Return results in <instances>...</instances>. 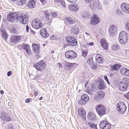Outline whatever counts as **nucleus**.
Segmentation results:
<instances>
[{
    "label": "nucleus",
    "instance_id": "nucleus-1",
    "mask_svg": "<svg viewBox=\"0 0 129 129\" xmlns=\"http://www.w3.org/2000/svg\"><path fill=\"white\" fill-rule=\"evenodd\" d=\"M128 35L124 31L120 32L119 35L118 40L120 43L121 44H125L127 42Z\"/></svg>",
    "mask_w": 129,
    "mask_h": 129
},
{
    "label": "nucleus",
    "instance_id": "nucleus-2",
    "mask_svg": "<svg viewBox=\"0 0 129 129\" xmlns=\"http://www.w3.org/2000/svg\"><path fill=\"white\" fill-rule=\"evenodd\" d=\"M34 66L37 70L41 71L45 69L46 65L44 61L41 60L34 64Z\"/></svg>",
    "mask_w": 129,
    "mask_h": 129
},
{
    "label": "nucleus",
    "instance_id": "nucleus-3",
    "mask_svg": "<svg viewBox=\"0 0 129 129\" xmlns=\"http://www.w3.org/2000/svg\"><path fill=\"white\" fill-rule=\"evenodd\" d=\"M17 20H19V21L23 24H26L28 21L27 16L26 15L19 12H17Z\"/></svg>",
    "mask_w": 129,
    "mask_h": 129
},
{
    "label": "nucleus",
    "instance_id": "nucleus-4",
    "mask_svg": "<svg viewBox=\"0 0 129 129\" xmlns=\"http://www.w3.org/2000/svg\"><path fill=\"white\" fill-rule=\"evenodd\" d=\"M116 107L117 111L120 112L121 114H123L127 109V107L122 102H119L117 104Z\"/></svg>",
    "mask_w": 129,
    "mask_h": 129
},
{
    "label": "nucleus",
    "instance_id": "nucleus-5",
    "mask_svg": "<svg viewBox=\"0 0 129 129\" xmlns=\"http://www.w3.org/2000/svg\"><path fill=\"white\" fill-rule=\"evenodd\" d=\"M66 57L69 59H72L76 58L77 56V54L73 50H69L65 53Z\"/></svg>",
    "mask_w": 129,
    "mask_h": 129
},
{
    "label": "nucleus",
    "instance_id": "nucleus-6",
    "mask_svg": "<svg viewBox=\"0 0 129 129\" xmlns=\"http://www.w3.org/2000/svg\"><path fill=\"white\" fill-rule=\"evenodd\" d=\"M31 25L34 28L39 29L42 27L43 24L39 19L35 18L32 21Z\"/></svg>",
    "mask_w": 129,
    "mask_h": 129
},
{
    "label": "nucleus",
    "instance_id": "nucleus-7",
    "mask_svg": "<svg viewBox=\"0 0 129 129\" xmlns=\"http://www.w3.org/2000/svg\"><path fill=\"white\" fill-rule=\"evenodd\" d=\"M17 12L10 13L7 16V20L9 21L14 22L17 20Z\"/></svg>",
    "mask_w": 129,
    "mask_h": 129
},
{
    "label": "nucleus",
    "instance_id": "nucleus-8",
    "mask_svg": "<svg viewBox=\"0 0 129 129\" xmlns=\"http://www.w3.org/2000/svg\"><path fill=\"white\" fill-rule=\"evenodd\" d=\"M66 41L68 44L70 46H75L77 44V41L75 38L71 37H67Z\"/></svg>",
    "mask_w": 129,
    "mask_h": 129
},
{
    "label": "nucleus",
    "instance_id": "nucleus-9",
    "mask_svg": "<svg viewBox=\"0 0 129 129\" xmlns=\"http://www.w3.org/2000/svg\"><path fill=\"white\" fill-rule=\"evenodd\" d=\"M100 19L98 16L95 14H94L91 17L90 24L92 25H96L99 23Z\"/></svg>",
    "mask_w": 129,
    "mask_h": 129
},
{
    "label": "nucleus",
    "instance_id": "nucleus-10",
    "mask_svg": "<svg viewBox=\"0 0 129 129\" xmlns=\"http://www.w3.org/2000/svg\"><path fill=\"white\" fill-rule=\"evenodd\" d=\"M100 127L101 129H109L111 127V124L107 121L103 120L100 123Z\"/></svg>",
    "mask_w": 129,
    "mask_h": 129
},
{
    "label": "nucleus",
    "instance_id": "nucleus-11",
    "mask_svg": "<svg viewBox=\"0 0 129 129\" xmlns=\"http://www.w3.org/2000/svg\"><path fill=\"white\" fill-rule=\"evenodd\" d=\"M96 110L98 114L102 116L105 114L106 109L104 106L100 105H98L96 108Z\"/></svg>",
    "mask_w": 129,
    "mask_h": 129
},
{
    "label": "nucleus",
    "instance_id": "nucleus-12",
    "mask_svg": "<svg viewBox=\"0 0 129 129\" xmlns=\"http://www.w3.org/2000/svg\"><path fill=\"white\" fill-rule=\"evenodd\" d=\"M117 27L114 25H112L109 27L108 30L110 36H113L115 35L117 31Z\"/></svg>",
    "mask_w": 129,
    "mask_h": 129
},
{
    "label": "nucleus",
    "instance_id": "nucleus-13",
    "mask_svg": "<svg viewBox=\"0 0 129 129\" xmlns=\"http://www.w3.org/2000/svg\"><path fill=\"white\" fill-rule=\"evenodd\" d=\"M1 119L3 121H9L11 120V117L6 113H3L0 116Z\"/></svg>",
    "mask_w": 129,
    "mask_h": 129
},
{
    "label": "nucleus",
    "instance_id": "nucleus-14",
    "mask_svg": "<svg viewBox=\"0 0 129 129\" xmlns=\"http://www.w3.org/2000/svg\"><path fill=\"white\" fill-rule=\"evenodd\" d=\"M22 47L25 50L27 54L29 55L31 54L32 52L30 50V46L29 45L27 44H23L22 45Z\"/></svg>",
    "mask_w": 129,
    "mask_h": 129
},
{
    "label": "nucleus",
    "instance_id": "nucleus-15",
    "mask_svg": "<svg viewBox=\"0 0 129 129\" xmlns=\"http://www.w3.org/2000/svg\"><path fill=\"white\" fill-rule=\"evenodd\" d=\"M121 9L126 13L129 14V5L124 3H122L121 6Z\"/></svg>",
    "mask_w": 129,
    "mask_h": 129
},
{
    "label": "nucleus",
    "instance_id": "nucleus-16",
    "mask_svg": "<svg viewBox=\"0 0 129 129\" xmlns=\"http://www.w3.org/2000/svg\"><path fill=\"white\" fill-rule=\"evenodd\" d=\"M21 36L15 35L11 36L10 39L11 42L13 43H15L17 42L21 39Z\"/></svg>",
    "mask_w": 129,
    "mask_h": 129
},
{
    "label": "nucleus",
    "instance_id": "nucleus-17",
    "mask_svg": "<svg viewBox=\"0 0 129 129\" xmlns=\"http://www.w3.org/2000/svg\"><path fill=\"white\" fill-rule=\"evenodd\" d=\"M40 33L42 36L43 38H47L49 36V34L47 33L46 30L45 28L41 29L40 30Z\"/></svg>",
    "mask_w": 129,
    "mask_h": 129
},
{
    "label": "nucleus",
    "instance_id": "nucleus-18",
    "mask_svg": "<svg viewBox=\"0 0 129 129\" xmlns=\"http://www.w3.org/2000/svg\"><path fill=\"white\" fill-rule=\"evenodd\" d=\"M120 72L122 75L129 77V70L125 68H123L121 69Z\"/></svg>",
    "mask_w": 129,
    "mask_h": 129
},
{
    "label": "nucleus",
    "instance_id": "nucleus-19",
    "mask_svg": "<svg viewBox=\"0 0 129 129\" xmlns=\"http://www.w3.org/2000/svg\"><path fill=\"white\" fill-rule=\"evenodd\" d=\"M121 66V65L120 64H114L113 65L110 66V70L112 71H117Z\"/></svg>",
    "mask_w": 129,
    "mask_h": 129
},
{
    "label": "nucleus",
    "instance_id": "nucleus-20",
    "mask_svg": "<svg viewBox=\"0 0 129 129\" xmlns=\"http://www.w3.org/2000/svg\"><path fill=\"white\" fill-rule=\"evenodd\" d=\"M105 95V93L104 91L99 92L97 93L96 99L99 100H101L104 98Z\"/></svg>",
    "mask_w": 129,
    "mask_h": 129
},
{
    "label": "nucleus",
    "instance_id": "nucleus-21",
    "mask_svg": "<svg viewBox=\"0 0 129 129\" xmlns=\"http://www.w3.org/2000/svg\"><path fill=\"white\" fill-rule=\"evenodd\" d=\"M99 89H104L105 87V85L103 80H101L98 81Z\"/></svg>",
    "mask_w": 129,
    "mask_h": 129
},
{
    "label": "nucleus",
    "instance_id": "nucleus-22",
    "mask_svg": "<svg viewBox=\"0 0 129 129\" xmlns=\"http://www.w3.org/2000/svg\"><path fill=\"white\" fill-rule=\"evenodd\" d=\"M78 114L80 116L85 118L86 116V113L85 110L82 108L79 109L78 110Z\"/></svg>",
    "mask_w": 129,
    "mask_h": 129
},
{
    "label": "nucleus",
    "instance_id": "nucleus-23",
    "mask_svg": "<svg viewBox=\"0 0 129 129\" xmlns=\"http://www.w3.org/2000/svg\"><path fill=\"white\" fill-rule=\"evenodd\" d=\"M35 0H29L27 5L29 8H32L35 7Z\"/></svg>",
    "mask_w": 129,
    "mask_h": 129
},
{
    "label": "nucleus",
    "instance_id": "nucleus-24",
    "mask_svg": "<svg viewBox=\"0 0 129 129\" xmlns=\"http://www.w3.org/2000/svg\"><path fill=\"white\" fill-rule=\"evenodd\" d=\"M87 116L88 119L90 120H94L96 117V116L95 114L91 112H90L88 113Z\"/></svg>",
    "mask_w": 129,
    "mask_h": 129
},
{
    "label": "nucleus",
    "instance_id": "nucleus-25",
    "mask_svg": "<svg viewBox=\"0 0 129 129\" xmlns=\"http://www.w3.org/2000/svg\"><path fill=\"white\" fill-rule=\"evenodd\" d=\"M1 29V34L2 35V37L5 40H7L8 36V35L7 34L6 32L3 29Z\"/></svg>",
    "mask_w": 129,
    "mask_h": 129
},
{
    "label": "nucleus",
    "instance_id": "nucleus-26",
    "mask_svg": "<svg viewBox=\"0 0 129 129\" xmlns=\"http://www.w3.org/2000/svg\"><path fill=\"white\" fill-rule=\"evenodd\" d=\"M96 61L98 63H101L102 62L103 58L101 57V55L97 54L95 56Z\"/></svg>",
    "mask_w": 129,
    "mask_h": 129
},
{
    "label": "nucleus",
    "instance_id": "nucleus-27",
    "mask_svg": "<svg viewBox=\"0 0 129 129\" xmlns=\"http://www.w3.org/2000/svg\"><path fill=\"white\" fill-rule=\"evenodd\" d=\"M127 86L120 83L119 85V89L122 91H124L127 90Z\"/></svg>",
    "mask_w": 129,
    "mask_h": 129
},
{
    "label": "nucleus",
    "instance_id": "nucleus-28",
    "mask_svg": "<svg viewBox=\"0 0 129 129\" xmlns=\"http://www.w3.org/2000/svg\"><path fill=\"white\" fill-rule=\"evenodd\" d=\"M120 83L127 86L129 84V79L128 78L124 77Z\"/></svg>",
    "mask_w": 129,
    "mask_h": 129
},
{
    "label": "nucleus",
    "instance_id": "nucleus-29",
    "mask_svg": "<svg viewBox=\"0 0 129 129\" xmlns=\"http://www.w3.org/2000/svg\"><path fill=\"white\" fill-rule=\"evenodd\" d=\"M32 46L33 50L35 53L39 52V47L36 44H33Z\"/></svg>",
    "mask_w": 129,
    "mask_h": 129
},
{
    "label": "nucleus",
    "instance_id": "nucleus-30",
    "mask_svg": "<svg viewBox=\"0 0 129 129\" xmlns=\"http://www.w3.org/2000/svg\"><path fill=\"white\" fill-rule=\"evenodd\" d=\"M65 19L66 22L69 24L71 25L75 23V21L71 17L66 18H65Z\"/></svg>",
    "mask_w": 129,
    "mask_h": 129
},
{
    "label": "nucleus",
    "instance_id": "nucleus-31",
    "mask_svg": "<svg viewBox=\"0 0 129 129\" xmlns=\"http://www.w3.org/2000/svg\"><path fill=\"white\" fill-rule=\"evenodd\" d=\"M79 8L77 5H71L70 7V9L72 11L76 12L78 10Z\"/></svg>",
    "mask_w": 129,
    "mask_h": 129
},
{
    "label": "nucleus",
    "instance_id": "nucleus-32",
    "mask_svg": "<svg viewBox=\"0 0 129 129\" xmlns=\"http://www.w3.org/2000/svg\"><path fill=\"white\" fill-rule=\"evenodd\" d=\"M81 99L84 101L86 103L89 99V97L86 94L83 95L81 97Z\"/></svg>",
    "mask_w": 129,
    "mask_h": 129
},
{
    "label": "nucleus",
    "instance_id": "nucleus-33",
    "mask_svg": "<svg viewBox=\"0 0 129 129\" xmlns=\"http://www.w3.org/2000/svg\"><path fill=\"white\" fill-rule=\"evenodd\" d=\"M72 33L75 34H78L79 31V28L77 27H75L72 28L71 29Z\"/></svg>",
    "mask_w": 129,
    "mask_h": 129
},
{
    "label": "nucleus",
    "instance_id": "nucleus-34",
    "mask_svg": "<svg viewBox=\"0 0 129 129\" xmlns=\"http://www.w3.org/2000/svg\"><path fill=\"white\" fill-rule=\"evenodd\" d=\"M95 7L98 9H101L102 8V5H100L99 3H96L95 4L92 3V7L93 8H95Z\"/></svg>",
    "mask_w": 129,
    "mask_h": 129
},
{
    "label": "nucleus",
    "instance_id": "nucleus-35",
    "mask_svg": "<svg viewBox=\"0 0 129 129\" xmlns=\"http://www.w3.org/2000/svg\"><path fill=\"white\" fill-rule=\"evenodd\" d=\"M26 3V0H17V4L19 6H21L25 4Z\"/></svg>",
    "mask_w": 129,
    "mask_h": 129
},
{
    "label": "nucleus",
    "instance_id": "nucleus-36",
    "mask_svg": "<svg viewBox=\"0 0 129 129\" xmlns=\"http://www.w3.org/2000/svg\"><path fill=\"white\" fill-rule=\"evenodd\" d=\"M87 62L90 66L91 64H92L93 63V58L92 56H88Z\"/></svg>",
    "mask_w": 129,
    "mask_h": 129
},
{
    "label": "nucleus",
    "instance_id": "nucleus-37",
    "mask_svg": "<svg viewBox=\"0 0 129 129\" xmlns=\"http://www.w3.org/2000/svg\"><path fill=\"white\" fill-rule=\"evenodd\" d=\"M87 125L92 128H97L96 125L93 123L89 122L88 123Z\"/></svg>",
    "mask_w": 129,
    "mask_h": 129
},
{
    "label": "nucleus",
    "instance_id": "nucleus-38",
    "mask_svg": "<svg viewBox=\"0 0 129 129\" xmlns=\"http://www.w3.org/2000/svg\"><path fill=\"white\" fill-rule=\"evenodd\" d=\"M66 66L68 67L71 68L75 64V63H70L68 62H66L65 63Z\"/></svg>",
    "mask_w": 129,
    "mask_h": 129
},
{
    "label": "nucleus",
    "instance_id": "nucleus-39",
    "mask_svg": "<svg viewBox=\"0 0 129 129\" xmlns=\"http://www.w3.org/2000/svg\"><path fill=\"white\" fill-rule=\"evenodd\" d=\"M86 103L84 101L81 99L78 102V104L79 105L81 106L83 105H85Z\"/></svg>",
    "mask_w": 129,
    "mask_h": 129
},
{
    "label": "nucleus",
    "instance_id": "nucleus-40",
    "mask_svg": "<svg viewBox=\"0 0 129 129\" xmlns=\"http://www.w3.org/2000/svg\"><path fill=\"white\" fill-rule=\"evenodd\" d=\"M119 46L117 45H114L112 46V48L114 51H116L118 49Z\"/></svg>",
    "mask_w": 129,
    "mask_h": 129
},
{
    "label": "nucleus",
    "instance_id": "nucleus-41",
    "mask_svg": "<svg viewBox=\"0 0 129 129\" xmlns=\"http://www.w3.org/2000/svg\"><path fill=\"white\" fill-rule=\"evenodd\" d=\"M125 26L126 29L129 31V20L127 21L126 22Z\"/></svg>",
    "mask_w": 129,
    "mask_h": 129
},
{
    "label": "nucleus",
    "instance_id": "nucleus-42",
    "mask_svg": "<svg viewBox=\"0 0 129 129\" xmlns=\"http://www.w3.org/2000/svg\"><path fill=\"white\" fill-rule=\"evenodd\" d=\"M44 16L47 20H49V14L48 12L46 11L44 13Z\"/></svg>",
    "mask_w": 129,
    "mask_h": 129
},
{
    "label": "nucleus",
    "instance_id": "nucleus-43",
    "mask_svg": "<svg viewBox=\"0 0 129 129\" xmlns=\"http://www.w3.org/2000/svg\"><path fill=\"white\" fill-rule=\"evenodd\" d=\"M82 56L84 57H86L87 55L88 52L87 50H82Z\"/></svg>",
    "mask_w": 129,
    "mask_h": 129
},
{
    "label": "nucleus",
    "instance_id": "nucleus-44",
    "mask_svg": "<svg viewBox=\"0 0 129 129\" xmlns=\"http://www.w3.org/2000/svg\"><path fill=\"white\" fill-rule=\"evenodd\" d=\"M87 92L88 94L91 95L93 94V91L92 88L91 89H88L87 90Z\"/></svg>",
    "mask_w": 129,
    "mask_h": 129
},
{
    "label": "nucleus",
    "instance_id": "nucleus-45",
    "mask_svg": "<svg viewBox=\"0 0 129 129\" xmlns=\"http://www.w3.org/2000/svg\"><path fill=\"white\" fill-rule=\"evenodd\" d=\"M85 1L86 3L89 4L91 7H92V4H91V3L92 2V3H93L92 0H85Z\"/></svg>",
    "mask_w": 129,
    "mask_h": 129
},
{
    "label": "nucleus",
    "instance_id": "nucleus-46",
    "mask_svg": "<svg viewBox=\"0 0 129 129\" xmlns=\"http://www.w3.org/2000/svg\"><path fill=\"white\" fill-rule=\"evenodd\" d=\"M90 66V67L92 69H95L97 68V66L95 64H93V63Z\"/></svg>",
    "mask_w": 129,
    "mask_h": 129
},
{
    "label": "nucleus",
    "instance_id": "nucleus-47",
    "mask_svg": "<svg viewBox=\"0 0 129 129\" xmlns=\"http://www.w3.org/2000/svg\"><path fill=\"white\" fill-rule=\"evenodd\" d=\"M102 47L104 49H107L108 48V45L107 43L101 45Z\"/></svg>",
    "mask_w": 129,
    "mask_h": 129
},
{
    "label": "nucleus",
    "instance_id": "nucleus-48",
    "mask_svg": "<svg viewBox=\"0 0 129 129\" xmlns=\"http://www.w3.org/2000/svg\"><path fill=\"white\" fill-rule=\"evenodd\" d=\"M100 42L101 45L107 43L105 40L104 39H101Z\"/></svg>",
    "mask_w": 129,
    "mask_h": 129
},
{
    "label": "nucleus",
    "instance_id": "nucleus-49",
    "mask_svg": "<svg viewBox=\"0 0 129 129\" xmlns=\"http://www.w3.org/2000/svg\"><path fill=\"white\" fill-rule=\"evenodd\" d=\"M104 79H105V80L107 82L108 84L109 85H110V83H109V80H108V79L107 77L106 76H104Z\"/></svg>",
    "mask_w": 129,
    "mask_h": 129
},
{
    "label": "nucleus",
    "instance_id": "nucleus-50",
    "mask_svg": "<svg viewBox=\"0 0 129 129\" xmlns=\"http://www.w3.org/2000/svg\"><path fill=\"white\" fill-rule=\"evenodd\" d=\"M124 96L127 99L129 100V91L126 94H124Z\"/></svg>",
    "mask_w": 129,
    "mask_h": 129
},
{
    "label": "nucleus",
    "instance_id": "nucleus-51",
    "mask_svg": "<svg viewBox=\"0 0 129 129\" xmlns=\"http://www.w3.org/2000/svg\"><path fill=\"white\" fill-rule=\"evenodd\" d=\"M51 14L52 17H53V18L57 16V14L56 13L54 12H52Z\"/></svg>",
    "mask_w": 129,
    "mask_h": 129
},
{
    "label": "nucleus",
    "instance_id": "nucleus-52",
    "mask_svg": "<svg viewBox=\"0 0 129 129\" xmlns=\"http://www.w3.org/2000/svg\"><path fill=\"white\" fill-rule=\"evenodd\" d=\"M61 4L62 5L64 8H65L66 7V5L65 2L63 1H62L61 3Z\"/></svg>",
    "mask_w": 129,
    "mask_h": 129
},
{
    "label": "nucleus",
    "instance_id": "nucleus-53",
    "mask_svg": "<svg viewBox=\"0 0 129 129\" xmlns=\"http://www.w3.org/2000/svg\"><path fill=\"white\" fill-rule=\"evenodd\" d=\"M77 0H67L69 2L71 3H74L76 2Z\"/></svg>",
    "mask_w": 129,
    "mask_h": 129
},
{
    "label": "nucleus",
    "instance_id": "nucleus-54",
    "mask_svg": "<svg viewBox=\"0 0 129 129\" xmlns=\"http://www.w3.org/2000/svg\"><path fill=\"white\" fill-rule=\"evenodd\" d=\"M12 73L11 71H9L7 72V76L8 77L10 76L11 75Z\"/></svg>",
    "mask_w": 129,
    "mask_h": 129
},
{
    "label": "nucleus",
    "instance_id": "nucleus-55",
    "mask_svg": "<svg viewBox=\"0 0 129 129\" xmlns=\"http://www.w3.org/2000/svg\"><path fill=\"white\" fill-rule=\"evenodd\" d=\"M29 28L28 26V25H27L26 26V32H28V30H29Z\"/></svg>",
    "mask_w": 129,
    "mask_h": 129
},
{
    "label": "nucleus",
    "instance_id": "nucleus-56",
    "mask_svg": "<svg viewBox=\"0 0 129 129\" xmlns=\"http://www.w3.org/2000/svg\"><path fill=\"white\" fill-rule=\"evenodd\" d=\"M34 94L35 96H37L38 94V92L37 91L34 92Z\"/></svg>",
    "mask_w": 129,
    "mask_h": 129
},
{
    "label": "nucleus",
    "instance_id": "nucleus-57",
    "mask_svg": "<svg viewBox=\"0 0 129 129\" xmlns=\"http://www.w3.org/2000/svg\"><path fill=\"white\" fill-rule=\"evenodd\" d=\"M93 43L92 42H91L87 44L88 45H89L90 46H92L93 45Z\"/></svg>",
    "mask_w": 129,
    "mask_h": 129
},
{
    "label": "nucleus",
    "instance_id": "nucleus-58",
    "mask_svg": "<svg viewBox=\"0 0 129 129\" xmlns=\"http://www.w3.org/2000/svg\"><path fill=\"white\" fill-rule=\"evenodd\" d=\"M57 64H58L59 67V68L62 67V65L60 63H58Z\"/></svg>",
    "mask_w": 129,
    "mask_h": 129
},
{
    "label": "nucleus",
    "instance_id": "nucleus-59",
    "mask_svg": "<svg viewBox=\"0 0 129 129\" xmlns=\"http://www.w3.org/2000/svg\"><path fill=\"white\" fill-rule=\"evenodd\" d=\"M30 99H27L26 100V101H25V102L26 103H28L29 102H30Z\"/></svg>",
    "mask_w": 129,
    "mask_h": 129
},
{
    "label": "nucleus",
    "instance_id": "nucleus-60",
    "mask_svg": "<svg viewBox=\"0 0 129 129\" xmlns=\"http://www.w3.org/2000/svg\"><path fill=\"white\" fill-rule=\"evenodd\" d=\"M30 33L31 34H35V32L34 31H33V30H31L30 31Z\"/></svg>",
    "mask_w": 129,
    "mask_h": 129
},
{
    "label": "nucleus",
    "instance_id": "nucleus-61",
    "mask_svg": "<svg viewBox=\"0 0 129 129\" xmlns=\"http://www.w3.org/2000/svg\"><path fill=\"white\" fill-rule=\"evenodd\" d=\"M104 3L105 5H107L108 4V2L107 1H105L104 2Z\"/></svg>",
    "mask_w": 129,
    "mask_h": 129
},
{
    "label": "nucleus",
    "instance_id": "nucleus-62",
    "mask_svg": "<svg viewBox=\"0 0 129 129\" xmlns=\"http://www.w3.org/2000/svg\"><path fill=\"white\" fill-rule=\"evenodd\" d=\"M50 39L51 40H53L54 39V36H51L50 37Z\"/></svg>",
    "mask_w": 129,
    "mask_h": 129
},
{
    "label": "nucleus",
    "instance_id": "nucleus-63",
    "mask_svg": "<svg viewBox=\"0 0 129 129\" xmlns=\"http://www.w3.org/2000/svg\"><path fill=\"white\" fill-rule=\"evenodd\" d=\"M0 93L1 94H2L4 93V91L2 90H1L0 91Z\"/></svg>",
    "mask_w": 129,
    "mask_h": 129
},
{
    "label": "nucleus",
    "instance_id": "nucleus-64",
    "mask_svg": "<svg viewBox=\"0 0 129 129\" xmlns=\"http://www.w3.org/2000/svg\"><path fill=\"white\" fill-rule=\"evenodd\" d=\"M57 2H60V3L62 1V0H56Z\"/></svg>",
    "mask_w": 129,
    "mask_h": 129
}]
</instances>
